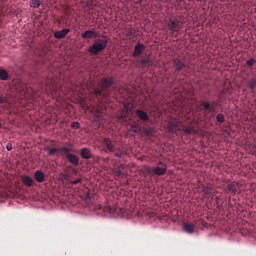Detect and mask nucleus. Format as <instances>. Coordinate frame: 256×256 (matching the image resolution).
I'll return each instance as SVG.
<instances>
[{
    "instance_id": "72a5a7b5",
    "label": "nucleus",
    "mask_w": 256,
    "mask_h": 256,
    "mask_svg": "<svg viewBox=\"0 0 256 256\" xmlns=\"http://www.w3.org/2000/svg\"><path fill=\"white\" fill-rule=\"evenodd\" d=\"M81 178H78V179H76V180H73V181H71L70 183H71V185H79V183H81Z\"/></svg>"
},
{
    "instance_id": "c756f323",
    "label": "nucleus",
    "mask_w": 256,
    "mask_h": 256,
    "mask_svg": "<svg viewBox=\"0 0 256 256\" xmlns=\"http://www.w3.org/2000/svg\"><path fill=\"white\" fill-rule=\"evenodd\" d=\"M55 153H59V148H49L48 149V155L50 157H53V155H55Z\"/></svg>"
},
{
    "instance_id": "f704fd0d",
    "label": "nucleus",
    "mask_w": 256,
    "mask_h": 256,
    "mask_svg": "<svg viewBox=\"0 0 256 256\" xmlns=\"http://www.w3.org/2000/svg\"><path fill=\"white\" fill-rule=\"evenodd\" d=\"M79 127H81V124H79V122H73L72 123V128L73 129H79Z\"/></svg>"
},
{
    "instance_id": "6ab92c4d",
    "label": "nucleus",
    "mask_w": 256,
    "mask_h": 256,
    "mask_svg": "<svg viewBox=\"0 0 256 256\" xmlns=\"http://www.w3.org/2000/svg\"><path fill=\"white\" fill-rule=\"evenodd\" d=\"M34 177L37 183H43L45 181V173H43L41 170H37L34 173Z\"/></svg>"
},
{
    "instance_id": "7c9ffc66",
    "label": "nucleus",
    "mask_w": 256,
    "mask_h": 256,
    "mask_svg": "<svg viewBox=\"0 0 256 256\" xmlns=\"http://www.w3.org/2000/svg\"><path fill=\"white\" fill-rule=\"evenodd\" d=\"M135 33H137V32H136L135 29H133V28H128V29L126 30V35H127V37H133V35H135Z\"/></svg>"
},
{
    "instance_id": "423d86ee",
    "label": "nucleus",
    "mask_w": 256,
    "mask_h": 256,
    "mask_svg": "<svg viewBox=\"0 0 256 256\" xmlns=\"http://www.w3.org/2000/svg\"><path fill=\"white\" fill-rule=\"evenodd\" d=\"M241 187H243L241 183L237 181H232L224 187V192L226 195H231L232 197H235V195H240Z\"/></svg>"
},
{
    "instance_id": "4be33fe9",
    "label": "nucleus",
    "mask_w": 256,
    "mask_h": 256,
    "mask_svg": "<svg viewBox=\"0 0 256 256\" xmlns=\"http://www.w3.org/2000/svg\"><path fill=\"white\" fill-rule=\"evenodd\" d=\"M123 169H125V165H123V164H121L118 168H115L113 171L115 177H118V178L123 177L125 175L123 173Z\"/></svg>"
},
{
    "instance_id": "7ed1b4c3",
    "label": "nucleus",
    "mask_w": 256,
    "mask_h": 256,
    "mask_svg": "<svg viewBox=\"0 0 256 256\" xmlns=\"http://www.w3.org/2000/svg\"><path fill=\"white\" fill-rule=\"evenodd\" d=\"M41 88L47 95L53 97H61L63 95V87L59 85L57 78L47 77L44 82L41 83Z\"/></svg>"
},
{
    "instance_id": "9d476101",
    "label": "nucleus",
    "mask_w": 256,
    "mask_h": 256,
    "mask_svg": "<svg viewBox=\"0 0 256 256\" xmlns=\"http://www.w3.org/2000/svg\"><path fill=\"white\" fill-rule=\"evenodd\" d=\"M82 39H97L99 32L95 29L86 30L81 34Z\"/></svg>"
},
{
    "instance_id": "39448f33",
    "label": "nucleus",
    "mask_w": 256,
    "mask_h": 256,
    "mask_svg": "<svg viewBox=\"0 0 256 256\" xmlns=\"http://www.w3.org/2000/svg\"><path fill=\"white\" fill-rule=\"evenodd\" d=\"M215 107H217V102L215 101L211 103L203 100L200 103V109L203 112L204 119H206L208 123H211V119L215 117Z\"/></svg>"
},
{
    "instance_id": "5701e85b",
    "label": "nucleus",
    "mask_w": 256,
    "mask_h": 256,
    "mask_svg": "<svg viewBox=\"0 0 256 256\" xmlns=\"http://www.w3.org/2000/svg\"><path fill=\"white\" fill-rule=\"evenodd\" d=\"M82 159H91L93 156L91 155V150L89 148H83L80 153Z\"/></svg>"
},
{
    "instance_id": "9b49d317",
    "label": "nucleus",
    "mask_w": 256,
    "mask_h": 256,
    "mask_svg": "<svg viewBox=\"0 0 256 256\" xmlns=\"http://www.w3.org/2000/svg\"><path fill=\"white\" fill-rule=\"evenodd\" d=\"M136 65L141 69H145V67H151L153 65V62L151 61V58H142L137 60Z\"/></svg>"
},
{
    "instance_id": "c9c22d12",
    "label": "nucleus",
    "mask_w": 256,
    "mask_h": 256,
    "mask_svg": "<svg viewBox=\"0 0 256 256\" xmlns=\"http://www.w3.org/2000/svg\"><path fill=\"white\" fill-rule=\"evenodd\" d=\"M6 149H7V151H13V146L11 145V143H8L6 145Z\"/></svg>"
},
{
    "instance_id": "473e14b6",
    "label": "nucleus",
    "mask_w": 256,
    "mask_h": 256,
    "mask_svg": "<svg viewBox=\"0 0 256 256\" xmlns=\"http://www.w3.org/2000/svg\"><path fill=\"white\" fill-rule=\"evenodd\" d=\"M20 91H22V93H27V84L22 83L20 87Z\"/></svg>"
},
{
    "instance_id": "2f4dec72",
    "label": "nucleus",
    "mask_w": 256,
    "mask_h": 256,
    "mask_svg": "<svg viewBox=\"0 0 256 256\" xmlns=\"http://www.w3.org/2000/svg\"><path fill=\"white\" fill-rule=\"evenodd\" d=\"M255 63H256L255 58H250L249 60L246 61V65L249 68L253 67V65H255Z\"/></svg>"
},
{
    "instance_id": "f3484780",
    "label": "nucleus",
    "mask_w": 256,
    "mask_h": 256,
    "mask_svg": "<svg viewBox=\"0 0 256 256\" xmlns=\"http://www.w3.org/2000/svg\"><path fill=\"white\" fill-rule=\"evenodd\" d=\"M173 65L176 71H183V68L185 67V62L181 61V59L175 58L173 60Z\"/></svg>"
},
{
    "instance_id": "cd10ccee",
    "label": "nucleus",
    "mask_w": 256,
    "mask_h": 256,
    "mask_svg": "<svg viewBox=\"0 0 256 256\" xmlns=\"http://www.w3.org/2000/svg\"><path fill=\"white\" fill-rule=\"evenodd\" d=\"M143 133L146 137H151L153 136V128L149 127V128H144L143 129Z\"/></svg>"
},
{
    "instance_id": "a211bd4d",
    "label": "nucleus",
    "mask_w": 256,
    "mask_h": 256,
    "mask_svg": "<svg viewBox=\"0 0 256 256\" xmlns=\"http://www.w3.org/2000/svg\"><path fill=\"white\" fill-rule=\"evenodd\" d=\"M66 159H68L69 163H71L72 165H79V156L75 155V154H68Z\"/></svg>"
},
{
    "instance_id": "2eb2a0df",
    "label": "nucleus",
    "mask_w": 256,
    "mask_h": 256,
    "mask_svg": "<svg viewBox=\"0 0 256 256\" xmlns=\"http://www.w3.org/2000/svg\"><path fill=\"white\" fill-rule=\"evenodd\" d=\"M69 33H71V30L69 28H64L60 31H56L54 33V37H55V39H65V37H67V35H69Z\"/></svg>"
},
{
    "instance_id": "ddd939ff",
    "label": "nucleus",
    "mask_w": 256,
    "mask_h": 256,
    "mask_svg": "<svg viewBox=\"0 0 256 256\" xmlns=\"http://www.w3.org/2000/svg\"><path fill=\"white\" fill-rule=\"evenodd\" d=\"M144 51H145L144 44H141L138 42L134 47V52L132 54V57H141V55H143Z\"/></svg>"
},
{
    "instance_id": "4468645a",
    "label": "nucleus",
    "mask_w": 256,
    "mask_h": 256,
    "mask_svg": "<svg viewBox=\"0 0 256 256\" xmlns=\"http://www.w3.org/2000/svg\"><path fill=\"white\" fill-rule=\"evenodd\" d=\"M102 143L106 147L107 151H109L110 153H114L115 144H113V140L111 138H103Z\"/></svg>"
},
{
    "instance_id": "a878e982",
    "label": "nucleus",
    "mask_w": 256,
    "mask_h": 256,
    "mask_svg": "<svg viewBox=\"0 0 256 256\" xmlns=\"http://www.w3.org/2000/svg\"><path fill=\"white\" fill-rule=\"evenodd\" d=\"M0 79L1 81H7L9 79V73L5 69H0Z\"/></svg>"
},
{
    "instance_id": "f03ea898",
    "label": "nucleus",
    "mask_w": 256,
    "mask_h": 256,
    "mask_svg": "<svg viewBox=\"0 0 256 256\" xmlns=\"http://www.w3.org/2000/svg\"><path fill=\"white\" fill-rule=\"evenodd\" d=\"M114 83L115 80L111 77L102 78L99 83L101 89H95L94 95H96V97H103L104 99L111 97V91H119L117 86H113Z\"/></svg>"
},
{
    "instance_id": "f257e3e1",
    "label": "nucleus",
    "mask_w": 256,
    "mask_h": 256,
    "mask_svg": "<svg viewBox=\"0 0 256 256\" xmlns=\"http://www.w3.org/2000/svg\"><path fill=\"white\" fill-rule=\"evenodd\" d=\"M168 133H172L173 135H179V133H183L184 135H197L199 130L195 128L193 124L185 125L178 121L177 118H170L167 124Z\"/></svg>"
},
{
    "instance_id": "20e7f679",
    "label": "nucleus",
    "mask_w": 256,
    "mask_h": 256,
    "mask_svg": "<svg viewBox=\"0 0 256 256\" xmlns=\"http://www.w3.org/2000/svg\"><path fill=\"white\" fill-rule=\"evenodd\" d=\"M108 43L109 40L107 39V36L102 35L100 38L96 39L88 48V53H90V55H99V53L107 49Z\"/></svg>"
},
{
    "instance_id": "412c9836",
    "label": "nucleus",
    "mask_w": 256,
    "mask_h": 256,
    "mask_svg": "<svg viewBox=\"0 0 256 256\" xmlns=\"http://www.w3.org/2000/svg\"><path fill=\"white\" fill-rule=\"evenodd\" d=\"M202 191L205 199H209L211 197V193H213V187L203 186Z\"/></svg>"
},
{
    "instance_id": "1a4fd4ad",
    "label": "nucleus",
    "mask_w": 256,
    "mask_h": 256,
    "mask_svg": "<svg viewBox=\"0 0 256 256\" xmlns=\"http://www.w3.org/2000/svg\"><path fill=\"white\" fill-rule=\"evenodd\" d=\"M167 27L169 31L172 33V35H175L176 33H179L183 29V22H181L179 19H169L167 23Z\"/></svg>"
},
{
    "instance_id": "a19ab883",
    "label": "nucleus",
    "mask_w": 256,
    "mask_h": 256,
    "mask_svg": "<svg viewBox=\"0 0 256 256\" xmlns=\"http://www.w3.org/2000/svg\"><path fill=\"white\" fill-rule=\"evenodd\" d=\"M107 161H109V158H106V159H105V162H107Z\"/></svg>"
},
{
    "instance_id": "b1692460",
    "label": "nucleus",
    "mask_w": 256,
    "mask_h": 256,
    "mask_svg": "<svg viewBox=\"0 0 256 256\" xmlns=\"http://www.w3.org/2000/svg\"><path fill=\"white\" fill-rule=\"evenodd\" d=\"M22 181H23L24 185H26V187H33V184L35 183L33 178H31L30 176H27V175L22 177Z\"/></svg>"
},
{
    "instance_id": "0eeeda50",
    "label": "nucleus",
    "mask_w": 256,
    "mask_h": 256,
    "mask_svg": "<svg viewBox=\"0 0 256 256\" xmlns=\"http://www.w3.org/2000/svg\"><path fill=\"white\" fill-rule=\"evenodd\" d=\"M100 209L104 211V213H109L112 217H126L124 208H119L118 206L111 207L110 205L100 206Z\"/></svg>"
},
{
    "instance_id": "aec40b11",
    "label": "nucleus",
    "mask_w": 256,
    "mask_h": 256,
    "mask_svg": "<svg viewBox=\"0 0 256 256\" xmlns=\"http://www.w3.org/2000/svg\"><path fill=\"white\" fill-rule=\"evenodd\" d=\"M183 229L186 233H190V234L195 233V224L184 222Z\"/></svg>"
},
{
    "instance_id": "dca6fc26",
    "label": "nucleus",
    "mask_w": 256,
    "mask_h": 256,
    "mask_svg": "<svg viewBox=\"0 0 256 256\" xmlns=\"http://www.w3.org/2000/svg\"><path fill=\"white\" fill-rule=\"evenodd\" d=\"M135 114L138 117V119H140V121H144V122L149 121V114H147V112H145L141 109H137L135 111Z\"/></svg>"
},
{
    "instance_id": "6e6552de",
    "label": "nucleus",
    "mask_w": 256,
    "mask_h": 256,
    "mask_svg": "<svg viewBox=\"0 0 256 256\" xmlns=\"http://www.w3.org/2000/svg\"><path fill=\"white\" fill-rule=\"evenodd\" d=\"M148 173L150 175H157L158 177H161L162 175H165V173H167V164L159 161L156 164V166H154L148 170Z\"/></svg>"
},
{
    "instance_id": "4c0bfd02",
    "label": "nucleus",
    "mask_w": 256,
    "mask_h": 256,
    "mask_svg": "<svg viewBox=\"0 0 256 256\" xmlns=\"http://www.w3.org/2000/svg\"><path fill=\"white\" fill-rule=\"evenodd\" d=\"M7 98L0 95V103H6Z\"/></svg>"
},
{
    "instance_id": "bb28decb",
    "label": "nucleus",
    "mask_w": 256,
    "mask_h": 256,
    "mask_svg": "<svg viewBox=\"0 0 256 256\" xmlns=\"http://www.w3.org/2000/svg\"><path fill=\"white\" fill-rule=\"evenodd\" d=\"M130 127L133 133H139L141 131V127H139L137 122H133Z\"/></svg>"
},
{
    "instance_id": "f8f14e48",
    "label": "nucleus",
    "mask_w": 256,
    "mask_h": 256,
    "mask_svg": "<svg viewBox=\"0 0 256 256\" xmlns=\"http://www.w3.org/2000/svg\"><path fill=\"white\" fill-rule=\"evenodd\" d=\"M71 152H73V144L68 143V147L67 146H63L58 148V153H60V155H64V157L67 158L68 155L71 154Z\"/></svg>"
},
{
    "instance_id": "e433bc0d",
    "label": "nucleus",
    "mask_w": 256,
    "mask_h": 256,
    "mask_svg": "<svg viewBox=\"0 0 256 256\" xmlns=\"http://www.w3.org/2000/svg\"><path fill=\"white\" fill-rule=\"evenodd\" d=\"M61 176H62V179L64 180V181H67V179H69V175H67V174H61Z\"/></svg>"
},
{
    "instance_id": "58836bf2",
    "label": "nucleus",
    "mask_w": 256,
    "mask_h": 256,
    "mask_svg": "<svg viewBox=\"0 0 256 256\" xmlns=\"http://www.w3.org/2000/svg\"><path fill=\"white\" fill-rule=\"evenodd\" d=\"M116 157H123V152L119 151L115 154Z\"/></svg>"
},
{
    "instance_id": "c85d7f7f",
    "label": "nucleus",
    "mask_w": 256,
    "mask_h": 256,
    "mask_svg": "<svg viewBox=\"0 0 256 256\" xmlns=\"http://www.w3.org/2000/svg\"><path fill=\"white\" fill-rule=\"evenodd\" d=\"M217 123H225V115L223 113H219L216 116Z\"/></svg>"
},
{
    "instance_id": "393cba45",
    "label": "nucleus",
    "mask_w": 256,
    "mask_h": 256,
    "mask_svg": "<svg viewBox=\"0 0 256 256\" xmlns=\"http://www.w3.org/2000/svg\"><path fill=\"white\" fill-rule=\"evenodd\" d=\"M41 3H43V0H32L30 2V7H32V9H39V7H41Z\"/></svg>"
},
{
    "instance_id": "ea45409f",
    "label": "nucleus",
    "mask_w": 256,
    "mask_h": 256,
    "mask_svg": "<svg viewBox=\"0 0 256 256\" xmlns=\"http://www.w3.org/2000/svg\"><path fill=\"white\" fill-rule=\"evenodd\" d=\"M178 3H181V1H183V0H176Z\"/></svg>"
}]
</instances>
